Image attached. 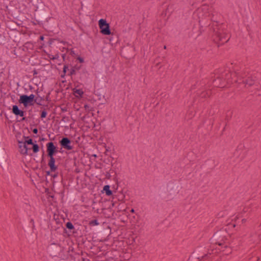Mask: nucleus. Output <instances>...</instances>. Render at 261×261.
<instances>
[{
    "mask_svg": "<svg viewBox=\"0 0 261 261\" xmlns=\"http://www.w3.org/2000/svg\"><path fill=\"white\" fill-rule=\"evenodd\" d=\"M227 233L225 229H220L216 232L211 239V244L218 245L216 248L220 251L224 252L225 254L231 252V248L229 246V243L227 238Z\"/></svg>",
    "mask_w": 261,
    "mask_h": 261,
    "instance_id": "obj_1",
    "label": "nucleus"
},
{
    "mask_svg": "<svg viewBox=\"0 0 261 261\" xmlns=\"http://www.w3.org/2000/svg\"><path fill=\"white\" fill-rule=\"evenodd\" d=\"M49 11L48 8L44 5L37 7L34 13L33 24L42 26L44 23L48 22L51 18Z\"/></svg>",
    "mask_w": 261,
    "mask_h": 261,
    "instance_id": "obj_2",
    "label": "nucleus"
},
{
    "mask_svg": "<svg viewBox=\"0 0 261 261\" xmlns=\"http://www.w3.org/2000/svg\"><path fill=\"white\" fill-rule=\"evenodd\" d=\"M18 101L20 104H23L24 107H27L28 106H34L36 103L35 95L33 94H31L30 95L22 94L20 96Z\"/></svg>",
    "mask_w": 261,
    "mask_h": 261,
    "instance_id": "obj_3",
    "label": "nucleus"
},
{
    "mask_svg": "<svg viewBox=\"0 0 261 261\" xmlns=\"http://www.w3.org/2000/svg\"><path fill=\"white\" fill-rule=\"evenodd\" d=\"M230 39L229 35L224 33L217 32L214 36V40L217 44L218 47L228 41Z\"/></svg>",
    "mask_w": 261,
    "mask_h": 261,
    "instance_id": "obj_4",
    "label": "nucleus"
},
{
    "mask_svg": "<svg viewBox=\"0 0 261 261\" xmlns=\"http://www.w3.org/2000/svg\"><path fill=\"white\" fill-rule=\"evenodd\" d=\"M100 32L105 35H110L111 34L110 26L106 19H100L98 21Z\"/></svg>",
    "mask_w": 261,
    "mask_h": 261,
    "instance_id": "obj_5",
    "label": "nucleus"
},
{
    "mask_svg": "<svg viewBox=\"0 0 261 261\" xmlns=\"http://www.w3.org/2000/svg\"><path fill=\"white\" fill-rule=\"evenodd\" d=\"M49 250L51 255L53 256L61 257L63 248L59 244H51Z\"/></svg>",
    "mask_w": 261,
    "mask_h": 261,
    "instance_id": "obj_6",
    "label": "nucleus"
},
{
    "mask_svg": "<svg viewBox=\"0 0 261 261\" xmlns=\"http://www.w3.org/2000/svg\"><path fill=\"white\" fill-rule=\"evenodd\" d=\"M72 143V141L68 137H63L61 140L59 141V144L61 148H64L67 150H71L73 148Z\"/></svg>",
    "mask_w": 261,
    "mask_h": 261,
    "instance_id": "obj_7",
    "label": "nucleus"
},
{
    "mask_svg": "<svg viewBox=\"0 0 261 261\" xmlns=\"http://www.w3.org/2000/svg\"><path fill=\"white\" fill-rule=\"evenodd\" d=\"M46 151L47 156H54L58 152V148L53 142L46 144Z\"/></svg>",
    "mask_w": 261,
    "mask_h": 261,
    "instance_id": "obj_8",
    "label": "nucleus"
},
{
    "mask_svg": "<svg viewBox=\"0 0 261 261\" xmlns=\"http://www.w3.org/2000/svg\"><path fill=\"white\" fill-rule=\"evenodd\" d=\"M12 112L16 116L23 117L24 115L25 112L19 109L17 105L12 106Z\"/></svg>",
    "mask_w": 261,
    "mask_h": 261,
    "instance_id": "obj_9",
    "label": "nucleus"
},
{
    "mask_svg": "<svg viewBox=\"0 0 261 261\" xmlns=\"http://www.w3.org/2000/svg\"><path fill=\"white\" fill-rule=\"evenodd\" d=\"M48 157L49 158L48 165L50 168V171L55 172L58 168V167L55 165V159L52 155Z\"/></svg>",
    "mask_w": 261,
    "mask_h": 261,
    "instance_id": "obj_10",
    "label": "nucleus"
},
{
    "mask_svg": "<svg viewBox=\"0 0 261 261\" xmlns=\"http://www.w3.org/2000/svg\"><path fill=\"white\" fill-rule=\"evenodd\" d=\"M23 141L18 140V143L19 145V148H20V152L21 154L27 155L28 154V151L29 149H31L30 148H28L27 145H25V147H23L24 144Z\"/></svg>",
    "mask_w": 261,
    "mask_h": 261,
    "instance_id": "obj_11",
    "label": "nucleus"
},
{
    "mask_svg": "<svg viewBox=\"0 0 261 261\" xmlns=\"http://www.w3.org/2000/svg\"><path fill=\"white\" fill-rule=\"evenodd\" d=\"M40 92L38 91V89L36 91V95H35L36 103L39 106H44L42 103V101L45 100L44 95L41 96L39 94Z\"/></svg>",
    "mask_w": 261,
    "mask_h": 261,
    "instance_id": "obj_12",
    "label": "nucleus"
},
{
    "mask_svg": "<svg viewBox=\"0 0 261 261\" xmlns=\"http://www.w3.org/2000/svg\"><path fill=\"white\" fill-rule=\"evenodd\" d=\"M211 94L210 91H206L204 90H199L197 92V95L202 98H204L210 96Z\"/></svg>",
    "mask_w": 261,
    "mask_h": 261,
    "instance_id": "obj_13",
    "label": "nucleus"
},
{
    "mask_svg": "<svg viewBox=\"0 0 261 261\" xmlns=\"http://www.w3.org/2000/svg\"><path fill=\"white\" fill-rule=\"evenodd\" d=\"M5 149L0 147V165L3 166L5 165L6 160V154Z\"/></svg>",
    "mask_w": 261,
    "mask_h": 261,
    "instance_id": "obj_14",
    "label": "nucleus"
},
{
    "mask_svg": "<svg viewBox=\"0 0 261 261\" xmlns=\"http://www.w3.org/2000/svg\"><path fill=\"white\" fill-rule=\"evenodd\" d=\"M81 68V65L76 64L73 66H72L69 73L68 74L69 76H72L73 75H75L76 73V71L79 70Z\"/></svg>",
    "mask_w": 261,
    "mask_h": 261,
    "instance_id": "obj_15",
    "label": "nucleus"
},
{
    "mask_svg": "<svg viewBox=\"0 0 261 261\" xmlns=\"http://www.w3.org/2000/svg\"><path fill=\"white\" fill-rule=\"evenodd\" d=\"M73 93L76 97H82L84 92L82 89H73Z\"/></svg>",
    "mask_w": 261,
    "mask_h": 261,
    "instance_id": "obj_16",
    "label": "nucleus"
},
{
    "mask_svg": "<svg viewBox=\"0 0 261 261\" xmlns=\"http://www.w3.org/2000/svg\"><path fill=\"white\" fill-rule=\"evenodd\" d=\"M242 82L245 85L251 86L254 84V80L251 77H248L246 79L243 80Z\"/></svg>",
    "mask_w": 261,
    "mask_h": 261,
    "instance_id": "obj_17",
    "label": "nucleus"
},
{
    "mask_svg": "<svg viewBox=\"0 0 261 261\" xmlns=\"http://www.w3.org/2000/svg\"><path fill=\"white\" fill-rule=\"evenodd\" d=\"M23 138L24 139V141H23V142L24 143V144L23 145L24 147H25V145H33V144H34L33 143V139H31V138H30L29 137H25V136H24Z\"/></svg>",
    "mask_w": 261,
    "mask_h": 261,
    "instance_id": "obj_18",
    "label": "nucleus"
},
{
    "mask_svg": "<svg viewBox=\"0 0 261 261\" xmlns=\"http://www.w3.org/2000/svg\"><path fill=\"white\" fill-rule=\"evenodd\" d=\"M103 191L106 193L107 196H111L112 195L113 192L110 190V186L109 185H106L103 187Z\"/></svg>",
    "mask_w": 261,
    "mask_h": 261,
    "instance_id": "obj_19",
    "label": "nucleus"
},
{
    "mask_svg": "<svg viewBox=\"0 0 261 261\" xmlns=\"http://www.w3.org/2000/svg\"><path fill=\"white\" fill-rule=\"evenodd\" d=\"M32 149L34 153H37L39 150V146L37 144L34 143L32 145Z\"/></svg>",
    "mask_w": 261,
    "mask_h": 261,
    "instance_id": "obj_20",
    "label": "nucleus"
},
{
    "mask_svg": "<svg viewBox=\"0 0 261 261\" xmlns=\"http://www.w3.org/2000/svg\"><path fill=\"white\" fill-rule=\"evenodd\" d=\"M68 65L66 64L64 65L63 69V73L61 74V77L62 78H64L66 75L67 70L68 69Z\"/></svg>",
    "mask_w": 261,
    "mask_h": 261,
    "instance_id": "obj_21",
    "label": "nucleus"
},
{
    "mask_svg": "<svg viewBox=\"0 0 261 261\" xmlns=\"http://www.w3.org/2000/svg\"><path fill=\"white\" fill-rule=\"evenodd\" d=\"M65 225H66V227L68 229H69L70 231H71V229L74 228V225L70 221L67 222L66 223Z\"/></svg>",
    "mask_w": 261,
    "mask_h": 261,
    "instance_id": "obj_22",
    "label": "nucleus"
},
{
    "mask_svg": "<svg viewBox=\"0 0 261 261\" xmlns=\"http://www.w3.org/2000/svg\"><path fill=\"white\" fill-rule=\"evenodd\" d=\"M89 225L90 226H96L99 225V222L97 219H94L89 221Z\"/></svg>",
    "mask_w": 261,
    "mask_h": 261,
    "instance_id": "obj_23",
    "label": "nucleus"
},
{
    "mask_svg": "<svg viewBox=\"0 0 261 261\" xmlns=\"http://www.w3.org/2000/svg\"><path fill=\"white\" fill-rule=\"evenodd\" d=\"M211 255V253H207L205 254L204 255L201 256V257H198V259L199 260L201 259H205L210 257V255Z\"/></svg>",
    "mask_w": 261,
    "mask_h": 261,
    "instance_id": "obj_24",
    "label": "nucleus"
},
{
    "mask_svg": "<svg viewBox=\"0 0 261 261\" xmlns=\"http://www.w3.org/2000/svg\"><path fill=\"white\" fill-rule=\"evenodd\" d=\"M47 112L46 111L45 109H44L43 111H41V115H40V118L41 119L45 118L47 116Z\"/></svg>",
    "mask_w": 261,
    "mask_h": 261,
    "instance_id": "obj_25",
    "label": "nucleus"
},
{
    "mask_svg": "<svg viewBox=\"0 0 261 261\" xmlns=\"http://www.w3.org/2000/svg\"><path fill=\"white\" fill-rule=\"evenodd\" d=\"M49 58L51 59V60H55V59H57L59 58V55L58 54H56L55 56H52V57H50L49 56Z\"/></svg>",
    "mask_w": 261,
    "mask_h": 261,
    "instance_id": "obj_26",
    "label": "nucleus"
},
{
    "mask_svg": "<svg viewBox=\"0 0 261 261\" xmlns=\"http://www.w3.org/2000/svg\"><path fill=\"white\" fill-rule=\"evenodd\" d=\"M234 74L238 77V78H240V79L244 78V76L240 74L239 73H237V72H235Z\"/></svg>",
    "mask_w": 261,
    "mask_h": 261,
    "instance_id": "obj_27",
    "label": "nucleus"
},
{
    "mask_svg": "<svg viewBox=\"0 0 261 261\" xmlns=\"http://www.w3.org/2000/svg\"><path fill=\"white\" fill-rule=\"evenodd\" d=\"M77 60H78L81 63L84 62V59L81 57H78Z\"/></svg>",
    "mask_w": 261,
    "mask_h": 261,
    "instance_id": "obj_28",
    "label": "nucleus"
},
{
    "mask_svg": "<svg viewBox=\"0 0 261 261\" xmlns=\"http://www.w3.org/2000/svg\"><path fill=\"white\" fill-rule=\"evenodd\" d=\"M200 85H201V82H199V83H197L196 85H193L192 87V89H195L196 88L195 87H198Z\"/></svg>",
    "mask_w": 261,
    "mask_h": 261,
    "instance_id": "obj_29",
    "label": "nucleus"
},
{
    "mask_svg": "<svg viewBox=\"0 0 261 261\" xmlns=\"http://www.w3.org/2000/svg\"><path fill=\"white\" fill-rule=\"evenodd\" d=\"M32 132L34 134H37L38 133V130L37 128H34V129H33Z\"/></svg>",
    "mask_w": 261,
    "mask_h": 261,
    "instance_id": "obj_30",
    "label": "nucleus"
},
{
    "mask_svg": "<svg viewBox=\"0 0 261 261\" xmlns=\"http://www.w3.org/2000/svg\"><path fill=\"white\" fill-rule=\"evenodd\" d=\"M51 176L54 178H56L58 176V173H54V174H51Z\"/></svg>",
    "mask_w": 261,
    "mask_h": 261,
    "instance_id": "obj_31",
    "label": "nucleus"
},
{
    "mask_svg": "<svg viewBox=\"0 0 261 261\" xmlns=\"http://www.w3.org/2000/svg\"><path fill=\"white\" fill-rule=\"evenodd\" d=\"M70 232H72L73 234H75L77 233V230L75 229V227H74L73 229H71V231Z\"/></svg>",
    "mask_w": 261,
    "mask_h": 261,
    "instance_id": "obj_32",
    "label": "nucleus"
},
{
    "mask_svg": "<svg viewBox=\"0 0 261 261\" xmlns=\"http://www.w3.org/2000/svg\"><path fill=\"white\" fill-rule=\"evenodd\" d=\"M22 117V119H21V120H20L19 121H27V118H26V117H24V116H23V117Z\"/></svg>",
    "mask_w": 261,
    "mask_h": 261,
    "instance_id": "obj_33",
    "label": "nucleus"
},
{
    "mask_svg": "<svg viewBox=\"0 0 261 261\" xmlns=\"http://www.w3.org/2000/svg\"><path fill=\"white\" fill-rule=\"evenodd\" d=\"M33 75H36L38 73V72L37 71V70L36 69H34L33 71Z\"/></svg>",
    "mask_w": 261,
    "mask_h": 261,
    "instance_id": "obj_34",
    "label": "nucleus"
},
{
    "mask_svg": "<svg viewBox=\"0 0 261 261\" xmlns=\"http://www.w3.org/2000/svg\"><path fill=\"white\" fill-rule=\"evenodd\" d=\"M51 171H50V170L49 171H47L46 172V175H51V174H50V172Z\"/></svg>",
    "mask_w": 261,
    "mask_h": 261,
    "instance_id": "obj_35",
    "label": "nucleus"
},
{
    "mask_svg": "<svg viewBox=\"0 0 261 261\" xmlns=\"http://www.w3.org/2000/svg\"><path fill=\"white\" fill-rule=\"evenodd\" d=\"M48 98H49L48 95L46 96L45 97H44L45 100H46V101H49Z\"/></svg>",
    "mask_w": 261,
    "mask_h": 261,
    "instance_id": "obj_36",
    "label": "nucleus"
},
{
    "mask_svg": "<svg viewBox=\"0 0 261 261\" xmlns=\"http://www.w3.org/2000/svg\"><path fill=\"white\" fill-rule=\"evenodd\" d=\"M30 222L32 223L33 227H34V220L33 219H31Z\"/></svg>",
    "mask_w": 261,
    "mask_h": 261,
    "instance_id": "obj_37",
    "label": "nucleus"
},
{
    "mask_svg": "<svg viewBox=\"0 0 261 261\" xmlns=\"http://www.w3.org/2000/svg\"><path fill=\"white\" fill-rule=\"evenodd\" d=\"M106 176H107V177H108V178H110V177L111 175H110V173H109L107 172V175H106Z\"/></svg>",
    "mask_w": 261,
    "mask_h": 261,
    "instance_id": "obj_38",
    "label": "nucleus"
},
{
    "mask_svg": "<svg viewBox=\"0 0 261 261\" xmlns=\"http://www.w3.org/2000/svg\"><path fill=\"white\" fill-rule=\"evenodd\" d=\"M120 205H121L120 204H119L118 205V211H122V210H121V207H119L120 206Z\"/></svg>",
    "mask_w": 261,
    "mask_h": 261,
    "instance_id": "obj_39",
    "label": "nucleus"
},
{
    "mask_svg": "<svg viewBox=\"0 0 261 261\" xmlns=\"http://www.w3.org/2000/svg\"><path fill=\"white\" fill-rule=\"evenodd\" d=\"M44 153V152L43 151V154H42V160H41V163L43 162Z\"/></svg>",
    "mask_w": 261,
    "mask_h": 261,
    "instance_id": "obj_40",
    "label": "nucleus"
},
{
    "mask_svg": "<svg viewBox=\"0 0 261 261\" xmlns=\"http://www.w3.org/2000/svg\"><path fill=\"white\" fill-rule=\"evenodd\" d=\"M43 39H44V37H43V36H40V39L41 40H43Z\"/></svg>",
    "mask_w": 261,
    "mask_h": 261,
    "instance_id": "obj_41",
    "label": "nucleus"
},
{
    "mask_svg": "<svg viewBox=\"0 0 261 261\" xmlns=\"http://www.w3.org/2000/svg\"><path fill=\"white\" fill-rule=\"evenodd\" d=\"M62 58H63V60H64L65 57L66 56V54H62Z\"/></svg>",
    "mask_w": 261,
    "mask_h": 261,
    "instance_id": "obj_42",
    "label": "nucleus"
},
{
    "mask_svg": "<svg viewBox=\"0 0 261 261\" xmlns=\"http://www.w3.org/2000/svg\"><path fill=\"white\" fill-rule=\"evenodd\" d=\"M246 221V220L245 219H243L242 220V223H245Z\"/></svg>",
    "mask_w": 261,
    "mask_h": 261,
    "instance_id": "obj_43",
    "label": "nucleus"
},
{
    "mask_svg": "<svg viewBox=\"0 0 261 261\" xmlns=\"http://www.w3.org/2000/svg\"><path fill=\"white\" fill-rule=\"evenodd\" d=\"M130 211L132 213H134L135 212V210L133 208L131 209V210Z\"/></svg>",
    "mask_w": 261,
    "mask_h": 261,
    "instance_id": "obj_44",
    "label": "nucleus"
},
{
    "mask_svg": "<svg viewBox=\"0 0 261 261\" xmlns=\"http://www.w3.org/2000/svg\"><path fill=\"white\" fill-rule=\"evenodd\" d=\"M84 107H85L86 109H87V108H89V106H88V105H85V106H84Z\"/></svg>",
    "mask_w": 261,
    "mask_h": 261,
    "instance_id": "obj_45",
    "label": "nucleus"
},
{
    "mask_svg": "<svg viewBox=\"0 0 261 261\" xmlns=\"http://www.w3.org/2000/svg\"><path fill=\"white\" fill-rule=\"evenodd\" d=\"M40 140V141H44L45 140V139L44 138H41Z\"/></svg>",
    "mask_w": 261,
    "mask_h": 261,
    "instance_id": "obj_46",
    "label": "nucleus"
},
{
    "mask_svg": "<svg viewBox=\"0 0 261 261\" xmlns=\"http://www.w3.org/2000/svg\"><path fill=\"white\" fill-rule=\"evenodd\" d=\"M230 225H232L233 227H236V224H230Z\"/></svg>",
    "mask_w": 261,
    "mask_h": 261,
    "instance_id": "obj_47",
    "label": "nucleus"
},
{
    "mask_svg": "<svg viewBox=\"0 0 261 261\" xmlns=\"http://www.w3.org/2000/svg\"><path fill=\"white\" fill-rule=\"evenodd\" d=\"M204 83H201V86H203V85H204Z\"/></svg>",
    "mask_w": 261,
    "mask_h": 261,
    "instance_id": "obj_48",
    "label": "nucleus"
},
{
    "mask_svg": "<svg viewBox=\"0 0 261 261\" xmlns=\"http://www.w3.org/2000/svg\"><path fill=\"white\" fill-rule=\"evenodd\" d=\"M69 261H75V260L73 259H71Z\"/></svg>",
    "mask_w": 261,
    "mask_h": 261,
    "instance_id": "obj_49",
    "label": "nucleus"
},
{
    "mask_svg": "<svg viewBox=\"0 0 261 261\" xmlns=\"http://www.w3.org/2000/svg\"><path fill=\"white\" fill-rule=\"evenodd\" d=\"M164 49H166V45H165V46H164Z\"/></svg>",
    "mask_w": 261,
    "mask_h": 261,
    "instance_id": "obj_50",
    "label": "nucleus"
},
{
    "mask_svg": "<svg viewBox=\"0 0 261 261\" xmlns=\"http://www.w3.org/2000/svg\"><path fill=\"white\" fill-rule=\"evenodd\" d=\"M226 119H227V120H228V119H228V116H226Z\"/></svg>",
    "mask_w": 261,
    "mask_h": 261,
    "instance_id": "obj_51",
    "label": "nucleus"
}]
</instances>
